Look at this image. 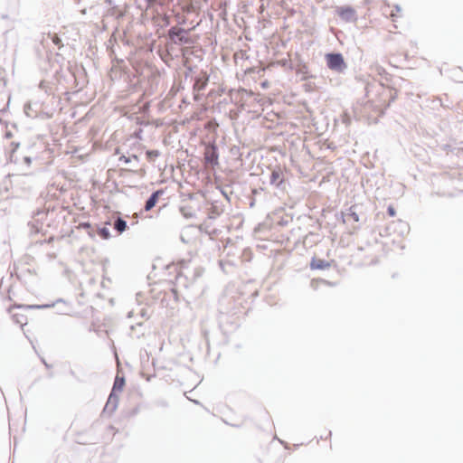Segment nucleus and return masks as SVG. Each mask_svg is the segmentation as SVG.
I'll use <instances>...</instances> for the list:
<instances>
[{"label": "nucleus", "mask_w": 463, "mask_h": 463, "mask_svg": "<svg viewBox=\"0 0 463 463\" xmlns=\"http://www.w3.org/2000/svg\"><path fill=\"white\" fill-rule=\"evenodd\" d=\"M115 229L118 232H123L127 229V222L121 218H118L114 224Z\"/></svg>", "instance_id": "nucleus-9"}, {"label": "nucleus", "mask_w": 463, "mask_h": 463, "mask_svg": "<svg viewBox=\"0 0 463 463\" xmlns=\"http://www.w3.org/2000/svg\"><path fill=\"white\" fill-rule=\"evenodd\" d=\"M147 157H157L159 156L158 151L156 150H148L146 151Z\"/></svg>", "instance_id": "nucleus-11"}, {"label": "nucleus", "mask_w": 463, "mask_h": 463, "mask_svg": "<svg viewBox=\"0 0 463 463\" xmlns=\"http://www.w3.org/2000/svg\"><path fill=\"white\" fill-rule=\"evenodd\" d=\"M330 267V263L325 260L313 258L310 262V268L312 269H326Z\"/></svg>", "instance_id": "nucleus-6"}, {"label": "nucleus", "mask_w": 463, "mask_h": 463, "mask_svg": "<svg viewBox=\"0 0 463 463\" xmlns=\"http://www.w3.org/2000/svg\"><path fill=\"white\" fill-rule=\"evenodd\" d=\"M99 234L103 238V239H109V232L108 229L106 228H102L99 230Z\"/></svg>", "instance_id": "nucleus-10"}, {"label": "nucleus", "mask_w": 463, "mask_h": 463, "mask_svg": "<svg viewBox=\"0 0 463 463\" xmlns=\"http://www.w3.org/2000/svg\"><path fill=\"white\" fill-rule=\"evenodd\" d=\"M15 309H17L16 307H12L9 309V312L12 314V317L14 318V320L20 324V325H25L27 323V317L24 314H20V313H16L14 312Z\"/></svg>", "instance_id": "nucleus-7"}, {"label": "nucleus", "mask_w": 463, "mask_h": 463, "mask_svg": "<svg viewBox=\"0 0 463 463\" xmlns=\"http://www.w3.org/2000/svg\"><path fill=\"white\" fill-rule=\"evenodd\" d=\"M163 194H164L163 190H157L155 193H153L152 195L149 197V199L146 203L145 210L150 211L156 204L159 196L162 195Z\"/></svg>", "instance_id": "nucleus-5"}, {"label": "nucleus", "mask_w": 463, "mask_h": 463, "mask_svg": "<svg viewBox=\"0 0 463 463\" xmlns=\"http://www.w3.org/2000/svg\"><path fill=\"white\" fill-rule=\"evenodd\" d=\"M204 160L206 164L213 167L218 165V153L214 146L207 147L204 152Z\"/></svg>", "instance_id": "nucleus-4"}, {"label": "nucleus", "mask_w": 463, "mask_h": 463, "mask_svg": "<svg viewBox=\"0 0 463 463\" xmlns=\"http://www.w3.org/2000/svg\"><path fill=\"white\" fill-rule=\"evenodd\" d=\"M124 384H125L124 378L116 377L112 392L114 393L117 392H121L124 387Z\"/></svg>", "instance_id": "nucleus-8"}, {"label": "nucleus", "mask_w": 463, "mask_h": 463, "mask_svg": "<svg viewBox=\"0 0 463 463\" xmlns=\"http://www.w3.org/2000/svg\"><path fill=\"white\" fill-rule=\"evenodd\" d=\"M388 213L392 217L395 216L396 213H395V210H394V208L392 206H389L388 207Z\"/></svg>", "instance_id": "nucleus-13"}, {"label": "nucleus", "mask_w": 463, "mask_h": 463, "mask_svg": "<svg viewBox=\"0 0 463 463\" xmlns=\"http://www.w3.org/2000/svg\"><path fill=\"white\" fill-rule=\"evenodd\" d=\"M284 172L279 166H277L272 169L269 177L271 184L278 187L284 183Z\"/></svg>", "instance_id": "nucleus-2"}, {"label": "nucleus", "mask_w": 463, "mask_h": 463, "mask_svg": "<svg viewBox=\"0 0 463 463\" xmlns=\"http://www.w3.org/2000/svg\"><path fill=\"white\" fill-rule=\"evenodd\" d=\"M339 17L345 22L356 21L355 11L351 7H342L337 10Z\"/></svg>", "instance_id": "nucleus-3"}, {"label": "nucleus", "mask_w": 463, "mask_h": 463, "mask_svg": "<svg viewBox=\"0 0 463 463\" xmlns=\"http://www.w3.org/2000/svg\"><path fill=\"white\" fill-rule=\"evenodd\" d=\"M119 160L120 161H123L124 163L128 164L130 162V157H128V156H122L119 157Z\"/></svg>", "instance_id": "nucleus-14"}, {"label": "nucleus", "mask_w": 463, "mask_h": 463, "mask_svg": "<svg viewBox=\"0 0 463 463\" xmlns=\"http://www.w3.org/2000/svg\"><path fill=\"white\" fill-rule=\"evenodd\" d=\"M327 66L332 71H343L346 65L340 53H328L326 55Z\"/></svg>", "instance_id": "nucleus-1"}, {"label": "nucleus", "mask_w": 463, "mask_h": 463, "mask_svg": "<svg viewBox=\"0 0 463 463\" xmlns=\"http://www.w3.org/2000/svg\"><path fill=\"white\" fill-rule=\"evenodd\" d=\"M133 158H134L135 160H137V159H138V157H137V156H133Z\"/></svg>", "instance_id": "nucleus-17"}, {"label": "nucleus", "mask_w": 463, "mask_h": 463, "mask_svg": "<svg viewBox=\"0 0 463 463\" xmlns=\"http://www.w3.org/2000/svg\"><path fill=\"white\" fill-rule=\"evenodd\" d=\"M391 16L394 18L396 14L393 12H392Z\"/></svg>", "instance_id": "nucleus-16"}, {"label": "nucleus", "mask_w": 463, "mask_h": 463, "mask_svg": "<svg viewBox=\"0 0 463 463\" xmlns=\"http://www.w3.org/2000/svg\"><path fill=\"white\" fill-rule=\"evenodd\" d=\"M180 33H182L181 29L172 28L169 31V35L173 38L175 35H178Z\"/></svg>", "instance_id": "nucleus-12"}, {"label": "nucleus", "mask_w": 463, "mask_h": 463, "mask_svg": "<svg viewBox=\"0 0 463 463\" xmlns=\"http://www.w3.org/2000/svg\"><path fill=\"white\" fill-rule=\"evenodd\" d=\"M53 43L55 44H58L60 43V39L56 36L54 39H53Z\"/></svg>", "instance_id": "nucleus-15"}]
</instances>
